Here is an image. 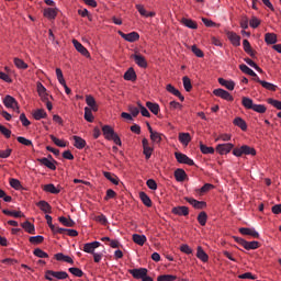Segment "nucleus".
<instances>
[{"instance_id":"nucleus-18","label":"nucleus","mask_w":281,"mask_h":281,"mask_svg":"<svg viewBox=\"0 0 281 281\" xmlns=\"http://www.w3.org/2000/svg\"><path fill=\"white\" fill-rule=\"evenodd\" d=\"M166 89L169 93H172V95H176V98H179L181 102L186 100V98L181 94V92L177 88H175V86L169 83L167 85Z\"/></svg>"},{"instance_id":"nucleus-32","label":"nucleus","mask_w":281,"mask_h":281,"mask_svg":"<svg viewBox=\"0 0 281 281\" xmlns=\"http://www.w3.org/2000/svg\"><path fill=\"white\" fill-rule=\"evenodd\" d=\"M21 227L27 232V234H34L36 232V228L34 227V224H32L30 221H26L21 224Z\"/></svg>"},{"instance_id":"nucleus-52","label":"nucleus","mask_w":281,"mask_h":281,"mask_svg":"<svg viewBox=\"0 0 281 281\" xmlns=\"http://www.w3.org/2000/svg\"><path fill=\"white\" fill-rule=\"evenodd\" d=\"M91 108H85V120L87 122H93V113Z\"/></svg>"},{"instance_id":"nucleus-9","label":"nucleus","mask_w":281,"mask_h":281,"mask_svg":"<svg viewBox=\"0 0 281 281\" xmlns=\"http://www.w3.org/2000/svg\"><path fill=\"white\" fill-rule=\"evenodd\" d=\"M234 148V144L232 143H226V144H218L216 146V150L221 155H227L228 153H232V149Z\"/></svg>"},{"instance_id":"nucleus-37","label":"nucleus","mask_w":281,"mask_h":281,"mask_svg":"<svg viewBox=\"0 0 281 281\" xmlns=\"http://www.w3.org/2000/svg\"><path fill=\"white\" fill-rule=\"evenodd\" d=\"M103 175H104L105 179H108V181H111V183H113L114 186H117V183H120L117 176H115L109 171L103 172Z\"/></svg>"},{"instance_id":"nucleus-27","label":"nucleus","mask_w":281,"mask_h":281,"mask_svg":"<svg viewBox=\"0 0 281 281\" xmlns=\"http://www.w3.org/2000/svg\"><path fill=\"white\" fill-rule=\"evenodd\" d=\"M5 216H13V218H25V214L21 211H10V210H3L2 211Z\"/></svg>"},{"instance_id":"nucleus-49","label":"nucleus","mask_w":281,"mask_h":281,"mask_svg":"<svg viewBox=\"0 0 281 281\" xmlns=\"http://www.w3.org/2000/svg\"><path fill=\"white\" fill-rule=\"evenodd\" d=\"M182 82L186 91L188 92L192 91V81L189 79L188 76L182 78Z\"/></svg>"},{"instance_id":"nucleus-60","label":"nucleus","mask_w":281,"mask_h":281,"mask_svg":"<svg viewBox=\"0 0 281 281\" xmlns=\"http://www.w3.org/2000/svg\"><path fill=\"white\" fill-rule=\"evenodd\" d=\"M16 139H18L19 144H22L23 146H34L32 140H30L23 136H19Z\"/></svg>"},{"instance_id":"nucleus-45","label":"nucleus","mask_w":281,"mask_h":281,"mask_svg":"<svg viewBox=\"0 0 281 281\" xmlns=\"http://www.w3.org/2000/svg\"><path fill=\"white\" fill-rule=\"evenodd\" d=\"M200 150L203 155H214V148L204 145L203 143L200 144Z\"/></svg>"},{"instance_id":"nucleus-28","label":"nucleus","mask_w":281,"mask_h":281,"mask_svg":"<svg viewBox=\"0 0 281 281\" xmlns=\"http://www.w3.org/2000/svg\"><path fill=\"white\" fill-rule=\"evenodd\" d=\"M124 80L135 82V80H137V74H135V69L128 68V70L124 74Z\"/></svg>"},{"instance_id":"nucleus-6","label":"nucleus","mask_w":281,"mask_h":281,"mask_svg":"<svg viewBox=\"0 0 281 281\" xmlns=\"http://www.w3.org/2000/svg\"><path fill=\"white\" fill-rule=\"evenodd\" d=\"M131 58H133L134 63H136V65L138 67H142L143 69H146V67H148V61H146V58L140 54H133L131 55Z\"/></svg>"},{"instance_id":"nucleus-12","label":"nucleus","mask_w":281,"mask_h":281,"mask_svg":"<svg viewBox=\"0 0 281 281\" xmlns=\"http://www.w3.org/2000/svg\"><path fill=\"white\" fill-rule=\"evenodd\" d=\"M171 212L172 214H176V216H188L190 214V209H188V206H176Z\"/></svg>"},{"instance_id":"nucleus-40","label":"nucleus","mask_w":281,"mask_h":281,"mask_svg":"<svg viewBox=\"0 0 281 281\" xmlns=\"http://www.w3.org/2000/svg\"><path fill=\"white\" fill-rule=\"evenodd\" d=\"M241 104L245 109H249L252 110L254 109V100L247 98V97H243L241 99Z\"/></svg>"},{"instance_id":"nucleus-57","label":"nucleus","mask_w":281,"mask_h":281,"mask_svg":"<svg viewBox=\"0 0 281 281\" xmlns=\"http://www.w3.org/2000/svg\"><path fill=\"white\" fill-rule=\"evenodd\" d=\"M261 87H263V89H267L268 91H276L278 89V86L267 81L261 82Z\"/></svg>"},{"instance_id":"nucleus-17","label":"nucleus","mask_w":281,"mask_h":281,"mask_svg":"<svg viewBox=\"0 0 281 281\" xmlns=\"http://www.w3.org/2000/svg\"><path fill=\"white\" fill-rule=\"evenodd\" d=\"M72 45L77 49V52H79V54H81L82 56L89 57V50L86 47H83L80 44V42H78L77 40H72Z\"/></svg>"},{"instance_id":"nucleus-38","label":"nucleus","mask_w":281,"mask_h":281,"mask_svg":"<svg viewBox=\"0 0 281 281\" xmlns=\"http://www.w3.org/2000/svg\"><path fill=\"white\" fill-rule=\"evenodd\" d=\"M45 192H49L50 194H60V189H57L56 186L49 183L44 186Z\"/></svg>"},{"instance_id":"nucleus-47","label":"nucleus","mask_w":281,"mask_h":281,"mask_svg":"<svg viewBox=\"0 0 281 281\" xmlns=\"http://www.w3.org/2000/svg\"><path fill=\"white\" fill-rule=\"evenodd\" d=\"M241 150H243L244 155H251L252 157H255V155H256V149L248 145H243Z\"/></svg>"},{"instance_id":"nucleus-22","label":"nucleus","mask_w":281,"mask_h":281,"mask_svg":"<svg viewBox=\"0 0 281 281\" xmlns=\"http://www.w3.org/2000/svg\"><path fill=\"white\" fill-rule=\"evenodd\" d=\"M196 258H199V260L202 262H207L210 260V256H207V252L203 250V247L201 246L198 247Z\"/></svg>"},{"instance_id":"nucleus-30","label":"nucleus","mask_w":281,"mask_h":281,"mask_svg":"<svg viewBox=\"0 0 281 281\" xmlns=\"http://www.w3.org/2000/svg\"><path fill=\"white\" fill-rule=\"evenodd\" d=\"M176 181L183 182L186 181V177H188V173H186V170L183 169H177L175 171Z\"/></svg>"},{"instance_id":"nucleus-46","label":"nucleus","mask_w":281,"mask_h":281,"mask_svg":"<svg viewBox=\"0 0 281 281\" xmlns=\"http://www.w3.org/2000/svg\"><path fill=\"white\" fill-rule=\"evenodd\" d=\"M58 221L59 223H63L65 227H74V225H76V222H74V220H67V217L65 216L59 217Z\"/></svg>"},{"instance_id":"nucleus-25","label":"nucleus","mask_w":281,"mask_h":281,"mask_svg":"<svg viewBox=\"0 0 281 281\" xmlns=\"http://www.w3.org/2000/svg\"><path fill=\"white\" fill-rule=\"evenodd\" d=\"M265 42L267 45H276V43H278V35H276V33H266Z\"/></svg>"},{"instance_id":"nucleus-33","label":"nucleus","mask_w":281,"mask_h":281,"mask_svg":"<svg viewBox=\"0 0 281 281\" xmlns=\"http://www.w3.org/2000/svg\"><path fill=\"white\" fill-rule=\"evenodd\" d=\"M133 240L136 245L144 247V244L146 243L147 239H146L145 235L134 234Z\"/></svg>"},{"instance_id":"nucleus-10","label":"nucleus","mask_w":281,"mask_h":281,"mask_svg":"<svg viewBox=\"0 0 281 281\" xmlns=\"http://www.w3.org/2000/svg\"><path fill=\"white\" fill-rule=\"evenodd\" d=\"M100 245H102V244H100V241H92V243H87V244H85L83 245V251L86 252V254H95L94 251H95V249H98V247H100Z\"/></svg>"},{"instance_id":"nucleus-62","label":"nucleus","mask_w":281,"mask_h":281,"mask_svg":"<svg viewBox=\"0 0 281 281\" xmlns=\"http://www.w3.org/2000/svg\"><path fill=\"white\" fill-rule=\"evenodd\" d=\"M0 133L7 137V139H10L12 135V131L8 130V127L0 125Z\"/></svg>"},{"instance_id":"nucleus-20","label":"nucleus","mask_w":281,"mask_h":281,"mask_svg":"<svg viewBox=\"0 0 281 281\" xmlns=\"http://www.w3.org/2000/svg\"><path fill=\"white\" fill-rule=\"evenodd\" d=\"M44 16L46 19H49L50 21L56 19V16H58V9H54V8H46L44 10Z\"/></svg>"},{"instance_id":"nucleus-50","label":"nucleus","mask_w":281,"mask_h":281,"mask_svg":"<svg viewBox=\"0 0 281 281\" xmlns=\"http://www.w3.org/2000/svg\"><path fill=\"white\" fill-rule=\"evenodd\" d=\"M68 271L76 278H82L85 276V272L80 268H69Z\"/></svg>"},{"instance_id":"nucleus-3","label":"nucleus","mask_w":281,"mask_h":281,"mask_svg":"<svg viewBox=\"0 0 281 281\" xmlns=\"http://www.w3.org/2000/svg\"><path fill=\"white\" fill-rule=\"evenodd\" d=\"M128 273L135 279V280H144L145 276H148V269L146 268H135L130 269Z\"/></svg>"},{"instance_id":"nucleus-15","label":"nucleus","mask_w":281,"mask_h":281,"mask_svg":"<svg viewBox=\"0 0 281 281\" xmlns=\"http://www.w3.org/2000/svg\"><path fill=\"white\" fill-rule=\"evenodd\" d=\"M36 205L42 212H44V214H52V205L47 203V201L42 200L37 202Z\"/></svg>"},{"instance_id":"nucleus-16","label":"nucleus","mask_w":281,"mask_h":281,"mask_svg":"<svg viewBox=\"0 0 281 281\" xmlns=\"http://www.w3.org/2000/svg\"><path fill=\"white\" fill-rule=\"evenodd\" d=\"M228 40L231 41L232 45L235 47H240V35L234 33V32H228L227 33Z\"/></svg>"},{"instance_id":"nucleus-23","label":"nucleus","mask_w":281,"mask_h":281,"mask_svg":"<svg viewBox=\"0 0 281 281\" xmlns=\"http://www.w3.org/2000/svg\"><path fill=\"white\" fill-rule=\"evenodd\" d=\"M72 139L75 142L74 146H75V148H78V150H82V148H85V146H87V140H85L80 136H72Z\"/></svg>"},{"instance_id":"nucleus-58","label":"nucleus","mask_w":281,"mask_h":281,"mask_svg":"<svg viewBox=\"0 0 281 281\" xmlns=\"http://www.w3.org/2000/svg\"><path fill=\"white\" fill-rule=\"evenodd\" d=\"M256 113H267V106L262 105V104H255L252 105V110Z\"/></svg>"},{"instance_id":"nucleus-48","label":"nucleus","mask_w":281,"mask_h":281,"mask_svg":"<svg viewBox=\"0 0 281 281\" xmlns=\"http://www.w3.org/2000/svg\"><path fill=\"white\" fill-rule=\"evenodd\" d=\"M239 69L243 71V74H247L248 76H256V72L245 64L239 65Z\"/></svg>"},{"instance_id":"nucleus-34","label":"nucleus","mask_w":281,"mask_h":281,"mask_svg":"<svg viewBox=\"0 0 281 281\" xmlns=\"http://www.w3.org/2000/svg\"><path fill=\"white\" fill-rule=\"evenodd\" d=\"M233 124L241 128V131H247V122H245V120L241 117H235Z\"/></svg>"},{"instance_id":"nucleus-5","label":"nucleus","mask_w":281,"mask_h":281,"mask_svg":"<svg viewBox=\"0 0 281 281\" xmlns=\"http://www.w3.org/2000/svg\"><path fill=\"white\" fill-rule=\"evenodd\" d=\"M213 93L217 97V98H222V100H227V102H234V97L231 95V93L226 90L223 89H215L213 91Z\"/></svg>"},{"instance_id":"nucleus-2","label":"nucleus","mask_w":281,"mask_h":281,"mask_svg":"<svg viewBox=\"0 0 281 281\" xmlns=\"http://www.w3.org/2000/svg\"><path fill=\"white\" fill-rule=\"evenodd\" d=\"M49 276H53V278H49ZM45 278L49 281H54V278H56V280H67V278H69V274L66 271L47 270Z\"/></svg>"},{"instance_id":"nucleus-39","label":"nucleus","mask_w":281,"mask_h":281,"mask_svg":"<svg viewBox=\"0 0 281 281\" xmlns=\"http://www.w3.org/2000/svg\"><path fill=\"white\" fill-rule=\"evenodd\" d=\"M50 139L55 146H58L59 148H67V143L59 139L58 137L50 135Z\"/></svg>"},{"instance_id":"nucleus-31","label":"nucleus","mask_w":281,"mask_h":281,"mask_svg":"<svg viewBox=\"0 0 281 281\" xmlns=\"http://www.w3.org/2000/svg\"><path fill=\"white\" fill-rule=\"evenodd\" d=\"M179 142L184 146H188L190 142H192V137H190V133H180L179 134Z\"/></svg>"},{"instance_id":"nucleus-29","label":"nucleus","mask_w":281,"mask_h":281,"mask_svg":"<svg viewBox=\"0 0 281 281\" xmlns=\"http://www.w3.org/2000/svg\"><path fill=\"white\" fill-rule=\"evenodd\" d=\"M139 199L144 203V205H146V207H153V201L150 200V196L146 194V192H140Z\"/></svg>"},{"instance_id":"nucleus-1","label":"nucleus","mask_w":281,"mask_h":281,"mask_svg":"<svg viewBox=\"0 0 281 281\" xmlns=\"http://www.w3.org/2000/svg\"><path fill=\"white\" fill-rule=\"evenodd\" d=\"M3 104L4 106H7V109H12L16 113H21V111L19 110V102L12 95H5L3 99Z\"/></svg>"},{"instance_id":"nucleus-11","label":"nucleus","mask_w":281,"mask_h":281,"mask_svg":"<svg viewBox=\"0 0 281 281\" xmlns=\"http://www.w3.org/2000/svg\"><path fill=\"white\" fill-rule=\"evenodd\" d=\"M239 233H241L243 236H251L252 238H260V234L256 231V228L241 227L239 228Z\"/></svg>"},{"instance_id":"nucleus-7","label":"nucleus","mask_w":281,"mask_h":281,"mask_svg":"<svg viewBox=\"0 0 281 281\" xmlns=\"http://www.w3.org/2000/svg\"><path fill=\"white\" fill-rule=\"evenodd\" d=\"M143 144V155H145L146 159H150V157L153 156V147H150V144L148 143L147 138H143L142 140Z\"/></svg>"},{"instance_id":"nucleus-54","label":"nucleus","mask_w":281,"mask_h":281,"mask_svg":"<svg viewBox=\"0 0 281 281\" xmlns=\"http://www.w3.org/2000/svg\"><path fill=\"white\" fill-rule=\"evenodd\" d=\"M29 240L32 245H41V243H43V240H45V237L37 235V236L30 237Z\"/></svg>"},{"instance_id":"nucleus-21","label":"nucleus","mask_w":281,"mask_h":281,"mask_svg":"<svg viewBox=\"0 0 281 281\" xmlns=\"http://www.w3.org/2000/svg\"><path fill=\"white\" fill-rule=\"evenodd\" d=\"M218 83L228 89V91H234V88L236 87V83L233 80H225L224 78H218Z\"/></svg>"},{"instance_id":"nucleus-64","label":"nucleus","mask_w":281,"mask_h":281,"mask_svg":"<svg viewBox=\"0 0 281 281\" xmlns=\"http://www.w3.org/2000/svg\"><path fill=\"white\" fill-rule=\"evenodd\" d=\"M146 186L149 188V190H157V181L154 179H148Z\"/></svg>"},{"instance_id":"nucleus-53","label":"nucleus","mask_w":281,"mask_h":281,"mask_svg":"<svg viewBox=\"0 0 281 281\" xmlns=\"http://www.w3.org/2000/svg\"><path fill=\"white\" fill-rule=\"evenodd\" d=\"M128 43H135V41H139V33L137 32H131L127 34V40Z\"/></svg>"},{"instance_id":"nucleus-13","label":"nucleus","mask_w":281,"mask_h":281,"mask_svg":"<svg viewBox=\"0 0 281 281\" xmlns=\"http://www.w3.org/2000/svg\"><path fill=\"white\" fill-rule=\"evenodd\" d=\"M37 161L41 164V166H45L49 170H56V162L49 160V158H37Z\"/></svg>"},{"instance_id":"nucleus-44","label":"nucleus","mask_w":281,"mask_h":281,"mask_svg":"<svg viewBox=\"0 0 281 281\" xmlns=\"http://www.w3.org/2000/svg\"><path fill=\"white\" fill-rule=\"evenodd\" d=\"M136 10H138L140 16H155V13H148V11H146V9L144 8V5L142 4H136Z\"/></svg>"},{"instance_id":"nucleus-63","label":"nucleus","mask_w":281,"mask_h":281,"mask_svg":"<svg viewBox=\"0 0 281 281\" xmlns=\"http://www.w3.org/2000/svg\"><path fill=\"white\" fill-rule=\"evenodd\" d=\"M268 104H271V106H274V109H278L281 111V101L274 100V99H268Z\"/></svg>"},{"instance_id":"nucleus-36","label":"nucleus","mask_w":281,"mask_h":281,"mask_svg":"<svg viewBox=\"0 0 281 281\" xmlns=\"http://www.w3.org/2000/svg\"><path fill=\"white\" fill-rule=\"evenodd\" d=\"M146 106H147V109H149L150 112L154 113V115L159 114V111H160L159 104L147 101Z\"/></svg>"},{"instance_id":"nucleus-55","label":"nucleus","mask_w":281,"mask_h":281,"mask_svg":"<svg viewBox=\"0 0 281 281\" xmlns=\"http://www.w3.org/2000/svg\"><path fill=\"white\" fill-rule=\"evenodd\" d=\"M158 281H175L177 280V276L172 274H161L157 278Z\"/></svg>"},{"instance_id":"nucleus-41","label":"nucleus","mask_w":281,"mask_h":281,"mask_svg":"<svg viewBox=\"0 0 281 281\" xmlns=\"http://www.w3.org/2000/svg\"><path fill=\"white\" fill-rule=\"evenodd\" d=\"M161 137H164V134L159 132H151L150 139L154 144H161Z\"/></svg>"},{"instance_id":"nucleus-26","label":"nucleus","mask_w":281,"mask_h":281,"mask_svg":"<svg viewBox=\"0 0 281 281\" xmlns=\"http://www.w3.org/2000/svg\"><path fill=\"white\" fill-rule=\"evenodd\" d=\"M86 104H88V106H90V109L94 111V113L98 112V103L95 102V98H93L92 95L86 97Z\"/></svg>"},{"instance_id":"nucleus-14","label":"nucleus","mask_w":281,"mask_h":281,"mask_svg":"<svg viewBox=\"0 0 281 281\" xmlns=\"http://www.w3.org/2000/svg\"><path fill=\"white\" fill-rule=\"evenodd\" d=\"M45 218H46L47 225L50 228V231L53 232V234H58V233L65 232V231H63V228H60L59 226H56L52 223V216L49 214H46Z\"/></svg>"},{"instance_id":"nucleus-24","label":"nucleus","mask_w":281,"mask_h":281,"mask_svg":"<svg viewBox=\"0 0 281 281\" xmlns=\"http://www.w3.org/2000/svg\"><path fill=\"white\" fill-rule=\"evenodd\" d=\"M102 133L105 137V139L111 140V138L115 135V131H113V127L110 125L102 126Z\"/></svg>"},{"instance_id":"nucleus-4","label":"nucleus","mask_w":281,"mask_h":281,"mask_svg":"<svg viewBox=\"0 0 281 281\" xmlns=\"http://www.w3.org/2000/svg\"><path fill=\"white\" fill-rule=\"evenodd\" d=\"M175 157L178 164H186L187 166H194V160H192L188 155L176 151Z\"/></svg>"},{"instance_id":"nucleus-59","label":"nucleus","mask_w":281,"mask_h":281,"mask_svg":"<svg viewBox=\"0 0 281 281\" xmlns=\"http://www.w3.org/2000/svg\"><path fill=\"white\" fill-rule=\"evenodd\" d=\"M214 188L213 184L205 183L201 189L198 190V194H205V192H210Z\"/></svg>"},{"instance_id":"nucleus-51","label":"nucleus","mask_w":281,"mask_h":281,"mask_svg":"<svg viewBox=\"0 0 281 281\" xmlns=\"http://www.w3.org/2000/svg\"><path fill=\"white\" fill-rule=\"evenodd\" d=\"M198 222L200 223V225H202V227H204V225L207 223V213L202 211L198 215Z\"/></svg>"},{"instance_id":"nucleus-61","label":"nucleus","mask_w":281,"mask_h":281,"mask_svg":"<svg viewBox=\"0 0 281 281\" xmlns=\"http://www.w3.org/2000/svg\"><path fill=\"white\" fill-rule=\"evenodd\" d=\"M63 231L64 232L57 234H66L67 236H71L72 238L78 236V231L76 229L63 228Z\"/></svg>"},{"instance_id":"nucleus-35","label":"nucleus","mask_w":281,"mask_h":281,"mask_svg":"<svg viewBox=\"0 0 281 281\" xmlns=\"http://www.w3.org/2000/svg\"><path fill=\"white\" fill-rule=\"evenodd\" d=\"M34 120H45L47 117V112H45L43 109H37L33 113Z\"/></svg>"},{"instance_id":"nucleus-56","label":"nucleus","mask_w":281,"mask_h":281,"mask_svg":"<svg viewBox=\"0 0 281 281\" xmlns=\"http://www.w3.org/2000/svg\"><path fill=\"white\" fill-rule=\"evenodd\" d=\"M34 256H36L37 258H49V255L47 252H45L43 249L41 248H36L33 251Z\"/></svg>"},{"instance_id":"nucleus-19","label":"nucleus","mask_w":281,"mask_h":281,"mask_svg":"<svg viewBox=\"0 0 281 281\" xmlns=\"http://www.w3.org/2000/svg\"><path fill=\"white\" fill-rule=\"evenodd\" d=\"M181 23L184 27H189V30H196L199 27V24H196L192 19L182 18Z\"/></svg>"},{"instance_id":"nucleus-42","label":"nucleus","mask_w":281,"mask_h":281,"mask_svg":"<svg viewBox=\"0 0 281 281\" xmlns=\"http://www.w3.org/2000/svg\"><path fill=\"white\" fill-rule=\"evenodd\" d=\"M260 247V243L258 241H247L244 244V249H247V251L251 249H258Z\"/></svg>"},{"instance_id":"nucleus-43","label":"nucleus","mask_w":281,"mask_h":281,"mask_svg":"<svg viewBox=\"0 0 281 281\" xmlns=\"http://www.w3.org/2000/svg\"><path fill=\"white\" fill-rule=\"evenodd\" d=\"M13 63L18 69H27V64H25V61L19 57H15Z\"/></svg>"},{"instance_id":"nucleus-8","label":"nucleus","mask_w":281,"mask_h":281,"mask_svg":"<svg viewBox=\"0 0 281 281\" xmlns=\"http://www.w3.org/2000/svg\"><path fill=\"white\" fill-rule=\"evenodd\" d=\"M186 201L190 203L195 210H203L207 207V203L204 201H198L194 198H186Z\"/></svg>"}]
</instances>
